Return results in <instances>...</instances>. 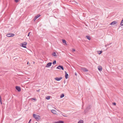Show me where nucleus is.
<instances>
[{"label":"nucleus","instance_id":"obj_1","mask_svg":"<svg viewBox=\"0 0 123 123\" xmlns=\"http://www.w3.org/2000/svg\"><path fill=\"white\" fill-rule=\"evenodd\" d=\"M33 117L37 120H39L40 119V116L37 114H33Z\"/></svg>","mask_w":123,"mask_h":123},{"label":"nucleus","instance_id":"obj_2","mask_svg":"<svg viewBox=\"0 0 123 123\" xmlns=\"http://www.w3.org/2000/svg\"><path fill=\"white\" fill-rule=\"evenodd\" d=\"M27 44V43L26 42H24L23 43L21 44L20 46L24 48H26V45Z\"/></svg>","mask_w":123,"mask_h":123},{"label":"nucleus","instance_id":"obj_3","mask_svg":"<svg viewBox=\"0 0 123 123\" xmlns=\"http://www.w3.org/2000/svg\"><path fill=\"white\" fill-rule=\"evenodd\" d=\"M14 35V34L12 33H9L6 35V36L8 37H13Z\"/></svg>","mask_w":123,"mask_h":123},{"label":"nucleus","instance_id":"obj_4","mask_svg":"<svg viewBox=\"0 0 123 123\" xmlns=\"http://www.w3.org/2000/svg\"><path fill=\"white\" fill-rule=\"evenodd\" d=\"M81 69L84 72H88V70L86 68H81Z\"/></svg>","mask_w":123,"mask_h":123},{"label":"nucleus","instance_id":"obj_5","mask_svg":"<svg viewBox=\"0 0 123 123\" xmlns=\"http://www.w3.org/2000/svg\"><path fill=\"white\" fill-rule=\"evenodd\" d=\"M52 63L51 62H49L46 65V67L47 68H49L51 66Z\"/></svg>","mask_w":123,"mask_h":123},{"label":"nucleus","instance_id":"obj_6","mask_svg":"<svg viewBox=\"0 0 123 123\" xmlns=\"http://www.w3.org/2000/svg\"><path fill=\"white\" fill-rule=\"evenodd\" d=\"M62 41L63 43H64V45L65 46H67V43L66 42L65 40L62 39Z\"/></svg>","mask_w":123,"mask_h":123},{"label":"nucleus","instance_id":"obj_7","mask_svg":"<svg viewBox=\"0 0 123 123\" xmlns=\"http://www.w3.org/2000/svg\"><path fill=\"white\" fill-rule=\"evenodd\" d=\"M55 79L57 81H59L62 79V77L60 78L56 77L55 78Z\"/></svg>","mask_w":123,"mask_h":123},{"label":"nucleus","instance_id":"obj_8","mask_svg":"<svg viewBox=\"0 0 123 123\" xmlns=\"http://www.w3.org/2000/svg\"><path fill=\"white\" fill-rule=\"evenodd\" d=\"M65 78L66 79H67L68 77V75L66 71H65Z\"/></svg>","mask_w":123,"mask_h":123},{"label":"nucleus","instance_id":"obj_9","mask_svg":"<svg viewBox=\"0 0 123 123\" xmlns=\"http://www.w3.org/2000/svg\"><path fill=\"white\" fill-rule=\"evenodd\" d=\"M117 21H113L110 24V25H114L117 24Z\"/></svg>","mask_w":123,"mask_h":123},{"label":"nucleus","instance_id":"obj_10","mask_svg":"<svg viewBox=\"0 0 123 123\" xmlns=\"http://www.w3.org/2000/svg\"><path fill=\"white\" fill-rule=\"evenodd\" d=\"M16 88L19 92L20 91H21L20 88L19 86H16Z\"/></svg>","mask_w":123,"mask_h":123},{"label":"nucleus","instance_id":"obj_11","mask_svg":"<svg viewBox=\"0 0 123 123\" xmlns=\"http://www.w3.org/2000/svg\"><path fill=\"white\" fill-rule=\"evenodd\" d=\"M98 68L99 71H101L102 70V67L100 66H99L98 67Z\"/></svg>","mask_w":123,"mask_h":123},{"label":"nucleus","instance_id":"obj_12","mask_svg":"<svg viewBox=\"0 0 123 123\" xmlns=\"http://www.w3.org/2000/svg\"><path fill=\"white\" fill-rule=\"evenodd\" d=\"M51 112L52 113L55 114H56L57 113L56 111L54 110H51Z\"/></svg>","mask_w":123,"mask_h":123},{"label":"nucleus","instance_id":"obj_13","mask_svg":"<svg viewBox=\"0 0 123 123\" xmlns=\"http://www.w3.org/2000/svg\"><path fill=\"white\" fill-rule=\"evenodd\" d=\"M40 15L39 14H38L35 17L34 19V21L37 18L39 17Z\"/></svg>","mask_w":123,"mask_h":123},{"label":"nucleus","instance_id":"obj_14","mask_svg":"<svg viewBox=\"0 0 123 123\" xmlns=\"http://www.w3.org/2000/svg\"><path fill=\"white\" fill-rule=\"evenodd\" d=\"M53 123H62V121H59L57 122H53Z\"/></svg>","mask_w":123,"mask_h":123},{"label":"nucleus","instance_id":"obj_15","mask_svg":"<svg viewBox=\"0 0 123 123\" xmlns=\"http://www.w3.org/2000/svg\"><path fill=\"white\" fill-rule=\"evenodd\" d=\"M91 108V106L90 105H88L86 108L87 110H88Z\"/></svg>","mask_w":123,"mask_h":123},{"label":"nucleus","instance_id":"obj_16","mask_svg":"<svg viewBox=\"0 0 123 123\" xmlns=\"http://www.w3.org/2000/svg\"><path fill=\"white\" fill-rule=\"evenodd\" d=\"M86 37L89 40H90L91 39V37L89 36H86Z\"/></svg>","mask_w":123,"mask_h":123},{"label":"nucleus","instance_id":"obj_17","mask_svg":"<svg viewBox=\"0 0 123 123\" xmlns=\"http://www.w3.org/2000/svg\"><path fill=\"white\" fill-rule=\"evenodd\" d=\"M57 68L59 69H62V66L61 65L59 66Z\"/></svg>","mask_w":123,"mask_h":123},{"label":"nucleus","instance_id":"obj_18","mask_svg":"<svg viewBox=\"0 0 123 123\" xmlns=\"http://www.w3.org/2000/svg\"><path fill=\"white\" fill-rule=\"evenodd\" d=\"M52 55L55 57H56L57 56V55L56 54V53L55 52H54L53 53Z\"/></svg>","mask_w":123,"mask_h":123},{"label":"nucleus","instance_id":"obj_19","mask_svg":"<svg viewBox=\"0 0 123 123\" xmlns=\"http://www.w3.org/2000/svg\"><path fill=\"white\" fill-rule=\"evenodd\" d=\"M78 123H83V121L82 120H80L79 121Z\"/></svg>","mask_w":123,"mask_h":123},{"label":"nucleus","instance_id":"obj_20","mask_svg":"<svg viewBox=\"0 0 123 123\" xmlns=\"http://www.w3.org/2000/svg\"><path fill=\"white\" fill-rule=\"evenodd\" d=\"M102 51H98V53L99 55H100L102 53Z\"/></svg>","mask_w":123,"mask_h":123},{"label":"nucleus","instance_id":"obj_21","mask_svg":"<svg viewBox=\"0 0 123 123\" xmlns=\"http://www.w3.org/2000/svg\"><path fill=\"white\" fill-rule=\"evenodd\" d=\"M50 96H47L46 98L47 100H49L50 99Z\"/></svg>","mask_w":123,"mask_h":123},{"label":"nucleus","instance_id":"obj_22","mask_svg":"<svg viewBox=\"0 0 123 123\" xmlns=\"http://www.w3.org/2000/svg\"><path fill=\"white\" fill-rule=\"evenodd\" d=\"M56 61L55 60L53 62V65H55L56 64Z\"/></svg>","mask_w":123,"mask_h":123},{"label":"nucleus","instance_id":"obj_23","mask_svg":"<svg viewBox=\"0 0 123 123\" xmlns=\"http://www.w3.org/2000/svg\"><path fill=\"white\" fill-rule=\"evenodd\" d=\"M31 100H32V101L33 100H34L35 101L36 100V99L35 98H31Z\"/></svg>","mask_w":123,"mask_h":123},{"label":"nucleus","instance_id":"obj_24","mask_svg":"<svg viewBox=\"0 0 123 123\" xmlns=\"http://www.w3.org/2000/svg\"><path fill=\"white\" fill-rule=\"evenodd\" d=\"M75 51V49H72V51L73 52Z\"/></svg>","mask_w":123,"mask_h":123},{"label":"nucleus","instance_id":"obj_25","mask_svg":"<svg viewBox=\"0 0 123 123\" xmlns=\"http://www.w3.org/2000/svg\"><path fill=\"white\" fill-rule=\"evenodd\" d=\"M109 45V44H108L107 43V44L105 45V47H106L107 46Z\"/></svg>","mask_w":123,"mask_h":123},{"label":"nucleus","instance_id":"obj_26","mask_svg":"<svg viewBox=\"0 0 123 123\" xmlns=\"http://www.w3.org/2000/svg\"><path fill=\"white\" fill-rule=\"evenodd\" d=\"M64 95L63 94H62V98L64 97Z\"/></svg>","mask_w":123,"mask_h":123},{"label":"nucleus","instance_id":"obj_27","mask_svg":"<svg viewBox=\"0 0 123 123\" xmlns=\"http://www.w3.org/2000/svg\"><path fill=\"white\" fill-rule=\"evenodd\" d=\"M18 0H15V1L16 2H17L18 1Z\"/></svg>","mask_w":123,"mask_h":123},{"label":"nucleus","instance_id":"obj_28","mask_svg":"<svg viewBox=\"0 0 123 123\" xmlns=\"http://www.w3.org/2000/svg\"><path fill=\"white\" fill-rule=\"evenodd\" d=\"M113 105H116V104L115 103H114L113 104Z\"/></svg>","mask_w":123,"mask_h":123},{"label":"nucleus","instance_id":"obj_29","mask_svg":"<svg viewBox=\"0 0 123 123\" xmlns=\"http://www.w3.org/2000/svg\"><path fill=\"white\" fill-rule=\"evenodd\" d=\"M31 121V119H30V120H29V122H28V123H30Z\"/></svg>","mask_w":123,"mask_h":123},{"label":"nucleus","instance_id":"obj_30","mask_svg":"<svg viewBox=\"0 0 123 123\" xmlns=\"http://www.w3.org/2000/svg\"><path fill=\"white\" fill-rule=\"evenodd\" d=\"M30 32H29L28 34V36H29L30 35Z\"/></svg>","mask_w":123,"mask_h":123},{"label":"nucleus","instance_id":"obj_31","mask_svg":"<svg viewBox=\"0 0 123 123\" xmlns=\"http://www.w3.org/2000/svg\"><path fill=\"white\" fill-rule=\"evenodd\" d=\"M62 70H64V68L62 66Z\"/></svg>","mask_w":123,"mask_h":123},{"label":"nucleus","instance_id":"obj_32","mask_svg":"<svg viewBox=\"0 0 123 123\" xmlns=\"http://www.w3.org/2000/svg\"><path fill=\"white\" fill-rule=\"evenodd\" d=\"M62 115H63V116L64 117H67V116L65 115H63V114H62Z\"/></svg>","mask_w":123,"mask_h":123},{"label":"nucleus","instance_id":"obj_33","mask_svg":"<svg viewBox=\"0 0 123 123\" xmlns=\"http://www.w3.org/2000/svg\"><path fill=\"white\" fill-rule=\"evenodd\" d=\"M62 115H63V116L64 117H67V116L65 115H63V114H62Z\"/></svg>","mask_w":123,"mask_h":123},{"label":"nucleus","instance_id":"obj_34","mask_svg":"<svg viewBox=\"0 0 123 123\" xmlns=\"http://www.w3.org/2000/svg\"><path fill=\"white\" fill-rule=\"evenodd\" d=\"M77 73H75V75H76H76H77Z\"/></svg>","mask_w":123,"mask_h":123},{"label":"nucleus","instance_id":"obj_35","mask_svg":"<svg viewBox=\"0 0 123 123\" xmlns=\"http://www.w3.org/2000/svg\"><path fill=\"white\" fill-rule=\"evenodd\" d=\"M62 95H60V98H62Z\"/></svg>","mask_w":123,"mask_h":123},{"label":"nucleus","instance_id":"obj_36","mask_svg":"<svg viewBox=\"0 0 123 123\" xmlns=\"http://www.w3.org/2000/svg\"><path fill=\"white\" fill-rule=\"evenodd\" d=\"M62 123H64V122L63 121H62Z\"/></svg>","mask_w":123,"mask_h":123},{"label":"nucleus","instance_id":"obj_37","mask_svg":"<svg viewBox=\"0 0 123 123\" xmlns=\"http://www.w3.org/2000/svg\"><path fill=\"white\" fill-rule=\"evenodd\" d=\"M111 44V43H109V44H109V45Z\"/></svg>","mask_w":123,"mask_h":123},{"label":"nucleus","instance_id":"obj_38","mask_svg":"<svg viewBox=\"0 0 123 123\" xmlns=\"http://www.w3.org/2000/svg\"><path fill=\"white\" fill-rule=\"evenodd\" d=\"M28 64V62H27V64Z\"/></svg>","mask_w":123,"mask_h":123},{"label":"nucleus","instance_id":"obj_39","mask_svg":"<svg viewBox=\"0 0 123 123\" xmlns=\"http://www.w3.org/2000/svg\"><path fill=\"white\" fill-rule=\"evenodd\" d=\"M39 90H38V91L37 90V91H39Z\"/></svg>","mask_w":123,"mask_h":123},{"label":"nucleus","instance_id":"obj_40","mask_svg":"<svg viewBox=\"0 0 123 123\" xmlns=\"http://www.w3.org/2000/svg\"><path fill=\"white\" fill-rule=\"evenodd\" d=\"M35 123H37V122H36Z\"/></svg>","mask_w":123,"mask_h":123}]
</instances>
